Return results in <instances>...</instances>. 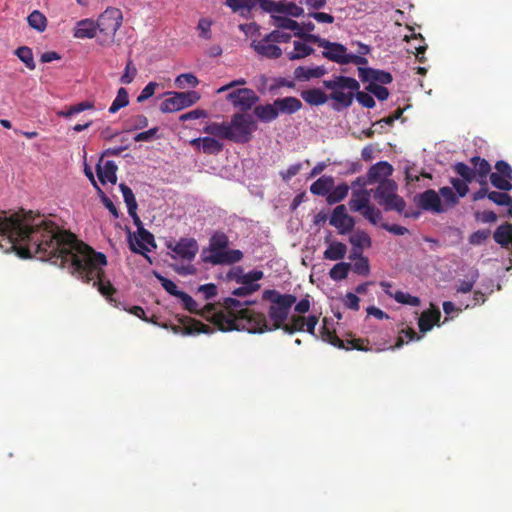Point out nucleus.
I'll use <instances>...</instances> for the list:
<instances>
[{
    "instance_id": "obj_1",
    "label": "nucleus",
    "mask_w": 512,
    "mask_h": 512,
    "mask_svg": "<svg viewBox=\"0 0 512 512\" xmlns=\"http://www.w3.org/2000/svg\"><path fill=\"white\" fill-rule=\"evenodd\" d=\"M0 237L9 245L7 251L19 247L22 257L39 255L42 260L68 267L79 279L94 281L104 296H109L113 290L109 283L104 284L100 279L102 268L107 264L106 256L52 222L41 218L30 222L18 213L0 211Z\"/></svg>"
},
{
    "instance_id": "obj_2",
    "label": "nucleus",
    "mask_w": 512,
    "mask_h": 512,
    "mask_svg": "<svg viewBox=\"0 0 512 512\" xmlns=\"http://www.w3.org/2000/svg\"><path fill=\"white\" fill-rule=\"evenodd\" d=\"M262 298L271 304L268 309V317L264 313L255 312L247 308L251 301H240L233 297L223 298V306L229 315L220 324L221 331H247L249 333H263L280 329V326L288 319L290 310L296 302L292 294H281L274 289L263 292Z\"/></svg>"
},
{
    "instance_id": "obj_3",
    "label": "nucleus",
    "mask_w": 512,
    "mask_h": 512,
    "mask_svg": "<svg viewBox=\"0 0 512 512\" xmlns=\"http://www.w3.org/2000/svg\"><path fill=\"white\" fill-rule=\"evenodd\" d=\"M323 86L331 91L329 98L335 102L333 104L335 111H341L350 107L355 93L360 89V84L355 78L342 75L324 80Z\"/></svg>"
},
{
    "instance_id": "obj_4",
    "label": "nucleus",
    "mask_w": 512,
    "mask_h": 512,
    "mask_svg": "<svg viewBox=\"0 0 512 512\" xmlns=\"http://www.w3.org/2000/svg\"><path fill=\"white\" fill-rule=\"evenodd\" d=\"M397 189L398 186L394 180L381 181L373 197L385 211H396L401 214L406 208V202L397 194Z\"/></svg>"
},
{
    "instance_id": "obj_5",
    "label": "nucleus",
    "mask_w": 512,
    "mask_h": 512,
    "mask_svg": "<svg viewBox=\"0 0 512 512\" xmlns=\"http://www.w3.org/2000/svg\"><path fill=\"white\" fill-rule=\"evenodd\" d=\"M122 13L117 8H107L98 18L96 24L100 35L97 42L108 46L114 42L115 34L122 24Z\"/></svg>"
},
{
    "instance_id": "obj_6",
    "label": "nucleus",
    "mask_w": 512,
    "mask_h": 512,
    "mask_svg": "<svg viewBox=\"0 0 512 512\" xmlns=\"http://www.w3.org/2000/svg\"><path fill=\"white\" fill-rule=\"evenodd\" d=\"M177 298L181 301L183 307L191 313H199L201 316L212 319L214 323L217 325L218 330L220 329V324L225 321V318L228 317L229 312L223 306V300L219 301L220 308L217 309L213 304H206L200 310V306L197 301H195L189 294L181 291V293L177 296Z\"/></svg>"
},
{
    "instance_id": "obj_7",
    "label": "nucleus",
    "mask_w": 512,
    "mask_h": 512,
    "mask_svg": "<svg viewBox=\"0 0 512 512\" xmlns=\"http://www.w3.org/2000/svg\"><path fill=\"white\" fill-rule=\"evenodd\" d=\"M305 42L315 43L319 47L323 48L322 56L332 62L339 65H347V59L350 52H348L346 46L338 42H331L325 38L320 37L316 34L305 35Z\"/></svg>"
},
{
    "instance_id": "obj_8",
    "label": "nucleus",
    "mask_w": 512,
    "mask_h": 512,
    "mask_svg": "<svg viewBox=\"0 0 512 512\" xmlns=\"http://www.w3.org/2000/svg\"><path fill=\"white\" fill-rule=\"evenodd\" d=\"M228 128L230 141L245 144L250 141L252 133L256 130V124L251 115L238 113L232 117Z\"/></svg>"
},
{
    "instance_id": "obj_9",
    "label": "nucleus",
    "mask_w": 512,
    "mask_h": 512,
    "mask_svg": "<svg viewBox=\"0 0 512 512\" xmlns=\"http://www.w3.org/2000/svg\"><path fill=\"white\" fill-rule=\"evenodd\" d=\"M169 95L171 97L165 99L160 105V111L163 113L180 111L192 106L200 99V95L196 91L169 92Z\"/></svg>"
},
{
    "instance_id": "obj_10",
    "label": "nucleus",
    "mask_w": 512,
    "mask_h": 512,
    "mask_svg": "<svg viewBox=\"0 0 512 512\" xmlns=\"http://www.w3.org/2000/svg\"><path fill=\"white\" fill-rule=\"evenodd\" d=\"M167 248L174 254L172 258H180L191 262L198 253L199 246L194 238L182 237L177 242H168Z\"/></svg>"
},
{
    "instance_id": "obj_11",
    "label": "nucleus",
    "mask_w": 512,
    "mask_h": 512,
    "mask_svg": "<svg viewBox=\"0 0 512 512\" xmlns=\"http://www.w3.org/2000/svg\"><path fill=\"white\" fill-rule=\"evenodd\" d=\"M126 232L128 234V243L130 250L134 253L143 255L145 258L151 261L149 256L146 254V252L150 251V249L146 245H149L152 248H156V243L153 234L146 230L145 228H141L139 229L138 232L139 239H136L134 238L133 233L128 227H126Z\"/></svg>"
},
{
    "instance_id": "obj_12",
    "label": "nucleus",
    "mask_w": 512,
    "mask_h": 512,
    "mask_svg": "<svg viewBox=\"0 0 512 512\" xmlns=\"http://www.w3.org/2000/svg\"><path fill=\"white\" fill-rule=\"evenodd\" d=\"M495 172L490 173L491 184L500 191L512 190V167L504 161L499 160L495 164Z\"/></svg>"
},
{
    "instance_id": "obj_13",
    "label": "nucleus",
    "mask_w": 512,
    "mask_h": 512,
    "mask_svg": "<svg viewBox=\"0 0 512 512\" xmlns=\"http://www.w3.org/2000/svg\"><path fill=\"white\" fill-rule=\"evenodd\" d=\"M226 99L233 104L234 107L242 111L251 109L259 100L254 90L249 88H239L231 91Z\"/></svg>"
},
{
    "instance_id": "obj_14",
    "label": "nucleus",
    "mask_w": 512,
    "mask_h": 512,
    "mask_svg": "<svg viewBox=\"0 0 512 512\" xmlns=\"http://www.w3.org/2000/svg\"><path fill=\"white\" fill-rule=\"evenodd\" d=\"M414 199L418 207L424 211L433 214L444 213L439 191L437 192L433 189H427L424 192L417 194Z\"/></svg>"
},
{
    "instance_id": "obj_15",
    "label": "nucleus",
    "mask_w": 512,
    "mask_h": 512,
    "mask_svg": "<svg viewBox=\"0 0 512 512\" xmlns=\"http://www.w3.org/2000/svg\"><path fill=\"white\" fill-rule=\"evenodd\" d=\"M329 223L338 229L340 234L351 232L354 228V219L347 214L345 205H338L334 208Z\"/></svg>"
},
{
    "instance_id": "obj_16",
    "label": "nucleus",
    "mask_w": 512,
    "mask_h": 512,
    "mask_svg": "<svg viewBox=\"0 0 512 512\" xmlns=\"http://www.w3.org/2000/svg\"><path fill=\"white\" fill-rule=\"evenodd\" d=\"M358 74L362 82H368L369 84L380 83L385 85L390 84L393 80L391 73L370 67H358Z\"/></svg>"
},
{
    "instance_id": "obj_17",
    "label": "nucleus",
    "mask_w": 512,
    "mask_h": 512,
    "mask_svg": "<svg viewBox=\"0 0 512 512\" xmlns=\"http://www.w3.org/2000/svg\"><path fill=\"white\" fill-rule=\"evenodd\" d=\"M251 47L259 56L267 59H278L282 55L281 48L267 39V35L260 40H253Z\"/></svg>"
},
{
    "instance_id": "obj_18",
    "label": "nucleus",
    "mask_w": 512,
    "mask_h": 512,
    "mask_svg": "<svg viewBox=\"0 0 512 512\" xmlns=\"http://www.w3.org/2000/svg\"><path fill=\"white\" fill-rule=\"evenodd\" d=\"M263 278V272L260 270H252L251 277H249L244 283H240V287L232 291V295L237 297H245L253 294L260 289L258 281Z\"/></svg>"
},
{
    "instance_id": "obj_19",
    "label": "nucleus",
    "mask_w": 512,
    "mask_h": 512,
    "mask_svg": "<svg viewBox=\"0 0 512 512\" xmlns=\"http://www.w3.org/2000/svg\"><path fill=\"white\" fill-rule=\"evenodd\" d=\"M392 173L393 167L387 161H379L376 164L372 165L367 171V174L372 184H379L381 181H388V177L391 176Z\"/></svg>"
},
{
    "instance_id": "obj_20",
    "label": "nucleus",
    "mask_w": 512,
    "mask_h": 512,
    "mask_svg": "<svg viewBox=\"0 0 512 512\" xmlns=\"http://www.w3.org/2000/svg\"><path fill=\"white\" fill-rule=\"evenodd\" d=\"M327 73V69L324 66L306 67L298 66L294 69L293 77L294 80L299 82H306L311 79H318Z\"/></svg>"
},
{
    "instance_id": "obj_21",
    "label": "nucleus",
    "mask_w": 512,
    "mask_h": 512,
    "mask_svg": "<svg viewBox=\"0 0 512 512\" xmlns=\"http://www.w3.org/2000/svg\"><path fill=\"white\" fill-rule=\"evenodd\" d=\"M371 190L367 189H354L352 191V198L349 201L350 209L354 212H362L370 206Z\"/></svg>"
},
{
    "instance_id": "obj_22",
    "label": "nucleus",
    "mask_w": 512,
    "mask_h": 512,
    "mask_svg": "<svg viewBox=\"0 0 512 512\" xmlns=\"http://www.w3.org/2000/svg\"><path fill=\"white\" fill-rule=\"evenodd\" d=\"M274 101L277 107L278 115H291L298 112L302 108V102L293 96L277 98Z\"/></svg>"
},
{
    "instance_id": "obj_23",
    "label": "nucleus",
    "mask_w": 512,
    "mask_h": 512,
    "mask_svg": "<svg viewBox=\"0 0 512 512\" xmlns=\"http://www.w3.org/2000/svg\"><path fill=\"white\" fill-rule=\"evenodd\" d=\"M97 24L92 19H83L76 23L73 36L78 39H92L96 36Z\"/></svg>"
},
{
    "instance_id": "obj_24",
    "label": "nucleus",
    "mask_w": 512,
    "mask_h": 512,
    "mask_svg": "<svg viewBox=\"0 0 512 512\" xmlns=\"http://www.w3.org/2000/svg\"><path fill=\"white\" fill-rule=\"evenodd\" d=\"M253 113L262 123H270L279 117L275 101L255 106Z\"/></svg>"
},
{
    "instance_id": "obj_25",
    "label": "nucleus",
    "mask_w": 512,
    "mask_h": 512,
    "mask_svg": "<svg viewBox=\"0 0 512 512\" xmlns=\"http://www.w3.org/2000/svg\"><path fill=\"white\" fill-rule=\"evenodd\" d=\"M441 317V312L438 308L422 312L418 319L419 330L422 334L430 331L434 324L439 325L438 322Z\"/></svg>"
},
{
    "instance_id": "obj_26",
    "label": "nucleus",
    "mask_w": 512,
    "mask_h": 512,
    "mask_svg": "<svg viewBox=\"0 0 512 512\" xmlns=\"http://www.w3.org/2000/svg\"><path fill=\"white\" fill-rule=\"evenodd\" d=\"M117 165L114 161L108 160L102 166L97 165V176L102 184H115L117 181Z\"/></svg>"
},
{
    "instance_id": "obj_27",
    "label": "nucleus",
    "mask_w": 512,
    "mask_h": 512,
    "mask_svg": "<svg viewBox=\"0 0 512 512\" xmlns=\"http://www.w3.org/2000/svg\"><path fill=\"white\" fill-rule=\"evenodd\" d=\"M271 18L273 19V24L278 29H286L294 31V35L300 38H303L305 40V33H303L299 23L291 18L284 17V16H276L271 15Z\"/></svg>"
},
{
    "instance_id": "obj_28",
    "label": "nucleus",
    "mask_w": 512,
    "mask_h": 512,
    "mask_svg": "<svg viewBox=\"0 0 512 512\" xmlns=\"http://www.w3.org/2000/svg\"><path fill=\"white\" fill-rule=\"evenodd\" d=\"M334 186V178L332 176L323 175L318 178L310 186V192L316 196H326Z\"/></svg>"
},
{
    "instance_id": "obj_29",
    "label": "nucleus",
    "mask_w": 512,
    "mask_h": 512,
    "mask_svg": "<svg viewBox=\"0 0 512 512\" xmlns=\"http://www.w3.org/2000/svg\"><path fill=\"white\" fill-rule=\"evenodd\" d=\"M303 100L310 105H323L327 102L329 96H327L322 90L318 88H312L301 92Z\"/></svg>"
},
{
    "instance_id": "obj_30",
    "label": "nucleus",
    "mask_w": 512,
    "mask_h": 512,
    "mask_svg": "<svg viewBox=\"0 0 512 512\" xmlns=\"http://www.w3.org/2000/svg\"><path fill=\"white\" fill-rule=\"evenodd\" d=\"M346 253L347 246L342 242L334 241L324 251L323 257L326 260L337 261L342 260Z\"/></svg>"
},
{
    "instance_id": "obj_31",
    "label": "nucleus",
    "mask_w": 512,
    "mask_h": 512,
    "mask_svg": "<svg viewBox=\"0 0 512 512\" xmlns=\"http://www.w3.org/2000/svg\"><path fill=\"white\" fill-rule=\"evenodd\" d=\"M440 198L442 200V206L444 213L454 208L458 203L460 197L454 192L453 188L444 186L439 189Z\"/></svg>"
},
{
    "instance_id": "obj_32",
    "label": "nucleus",
    "mask_w": 512,
    "mask_h": 512,
    "mask_svg": "<svg viewBox=\"0 0 512 512\" xmlns=\"http://www.w3.org/2000/svg\"><path fill=\"white\" fill-rule=\"evenodd\" d=\"M203 132L226 140H229L230 137V130L226 122H210L203 127Z\"/></svg>"
},
{
    "instance_id": "obj_33",
    "label": "nucleus",
    "mask_w": 512,
    "mask_h": 512,
    "mask_svg": "<svg viewBox=\"0 0 512 512\" xmlns=\"http://www.w3.org/2000/svg\"><path fill=\"white\" fill-rule=\"evenodd\" d=\"M495 242L502 247H508L512 241V224L505 223L500 225L494 232Z\"/></svg>"
},
{
    "instance_id": "obj_34",
    "label": "nucleus",
    "mask_w": 512,
    "mask_h": 512,
    "mask_svg": "<svg viewBox=\"0 0 512 512\" xmlns=\"http://www.w3.org/2000/svg\"><path fill=\"white\" fill-rule=\"evenodd\" d=\"M294 49L287 52V58L291 61L304 59L314 53V49L305 42L294 41Z\"/></svg>"
},
{
    "instance_id": "obj_35",
    "label": "nucleus",
    "mask_w": 512,
    "mask_h": 512,
    "mask_svg": "<svg viewBox=\"0 0 512 512\" xmlns=\"http://www.w3.org/2000/svg\"><path fill=\"white\" fill-rule=\"evenodd\" d=\"M507 191L498 192L490 191L488 199L498 206H508L507 216L512 218V196L506 193Z\"/></svg>"
},
{
    "instance_id": "obj_36",
    "label": "nucleus",
    "mask_w": 512,
    "mask_h": 512,
    "mask_svg": "<svg viewBox=\"0 0 512 512\" xmlns=\"http://www.w3.org/2000/svg\"><path fill=\"white\" fill-rule=\"evenodd\" d=\"M349 188L350 187L346 183L333 186L332 190L327 195V203L332 205L344 200L348 195Z\"/></svg>"
},
{
    "instance_id": "obj_37",
    "label": "nucleus",
    "mask_w": 512,
    "mask_h": 512,
    "mask_svg": "<svg viewBox=\"0 0 512 512\" xmlns=\"http://www.w3.org/2000/svg\"><path fill=\"white\" fill-rule=\"evenodd\" d=\"M349 242L352 246L356 248H360L364 250L365 248H370L372 245L371 238L369 234L363 230L355 231L350 237Z\"/></svg>"
},
{
    "instance_id": "obj_38",
    "label": "nucleus",
    "mask_w": 512,
    "mask_h": 512,
    "mask_svg": "<svg viewBox=\"0 0 512 512\" xmlns=\"http://www.w3.org/2000/svg\"><path fill=\"white\" fill-rule=\"evenodd\" d=\"M225 4L233 12H240L241 15H244L245 13H250V11L255 7L254 0H226Z\"/></svg>"
},
{
    "instance_id": "obj_39",
    "label": "nucleus",
    "mask_w": 512,
    "mask_h": 512,
    "mask_svg": "<svg viewBox=\"0 0 512 512\" xmlns=\"http://www.w3.org/2000/svg\"><path fill=\"white\" fill-rule=\"evenodd\" d=\"M28 24L31 28L38 32H43L47 26V19L43 13L38 10H34L27 17Z\"/></svg>"
},
{
    "instance_id": "obj_40",
    "label": "nucleus",
    "mask_w": 512,
    "mask_h": 512,
    "mask_svg": "<svg viewBox=\"0 0 512 512\" xmlns=\"http://www.w3.org/2000/svg\"><path fill=\"white\" fill-rule=\"evenodd\" d=\"M129 104V95L128 91L121 87L117 91V95L115 99L113 100L111 106L109 107V112L114 114L121 108L126 107Z\"/></svg>"
},
{
    "instance_id": "obj_41",
    "label": "nucleus",
    "mask_w": 512,
    "mask_h": 512,
    "mask_svg": "<svg viewBox=\"0 0 512 512\" xmlns=\"http://www.w3.org/2000/svg\"><path fill=\"white\" fill-rule=\"evenodd\" d=\"M203 144L201 151L205 154L216 155L223 149V144L213 137H203Z\"/></svg>"
},
{
    "instance_id": "obj_42",
    "label": "nucleus",
    "mask_w": 512,
    "mask_h": 512,
    "mask_svg": "<svg viewBox=\"0 0 512 512\" xmlns=\"http://www.w3.org/2000/svg\"><path fill=\"white\" fill-rule=\"evenodd\" d=\"M350 269H351L350 263L339 262L331 268V270L329 272V276L334 281H341L348 276Z\"/></svg>"
},
{
    "instance_id": "obj_43",
    "label": "nucleus",
    "mask_w": 512,
    "mask_h": 512,
    "mask_svg": "<svg viewBox=\"0 0 512 512\" xmlns=\"http://www.w3.org/2000/svg\"><path fill=\"white\" fill-rule=\"evenodd\" d=\"M15 54L17 57L25 64V66L30 69H35V61L32 49L27 46H21L16 49Z\"/></svg>"
},
{
    "instance_id": "obj_44",
    "label": "nucleus",
    "mask_w": 512,
    "mask_h": 512,
    "mask_svg": "<svg viewBox=\"0 0 512 512\" xmlns=\"http://www.w3.org/2000/svg\"><path fill=\"white\" fill-rule=\"evenodd\" d=\"M479 278V272L477 269H472L469 273V278L465 280H459L456 287V291L460 293L471 292L477 279Z\"/></svg>"
},
{
    "instance_id": "obj_45",
    "label": "nucleus",
    "mask_w": 512,
    "mask_h": 512,
    "mask_svg": "<svg viewBox=\"0 0 512 512\" xmlns=\"http://www.w3.org/2000/svg\"><path fill=\"white\" fill-rule=\"evenodd\" d=\"M278 13L286 14L292 17H300L304 14V9L293 2L286 3L279 1Z\"/></svg>"
},
{
    "instance_id": "obj_46",
    "label": "nucleus",
    "mask_w": 512,
    "mask_h": 512,
    "mask_svg": "<svg viewBox=\"0 0 512 512\" xmlns=\"http://www.w3.org/2000/svg\"><path fill=\"white\" fill-rule=\"evenodd\" d=\"M119 189L122 193L124 202L127 206V210H132V211L137 210L138 204H137V201H136V198L134 196L132 189L129 186H127L125 183H120Z\"/></svg>"
},
{
    "instance_id": "obj_47",
    "label": "nucleus",
    "mask_w": 512,
    "mask_h": 512,
    "mask_svg": "<svg viewBox=\"0 0 512 512\" xmlns=\"http://www.w3.org/2000/svg\"><path fill=\"white\" fill-rule=\"evenodd\" d=\"M471 163L474 166L475 174L478 173L480 177L485 178L490 173L491 166L487 160L474 156L471 158Z\"/></svg>"
},
{
    "instance_id": "obj_48",
    "label": "nucleus",
    "mask_w": 512,
    "mask_h": 512,
    "mask_svg": "<svg viewBox=\"0 0 512 512\" xmlns=\"http://www.w3.org/2000/svg\"><path fill=\"white\" fill-rule=\"evenodd\" d=\"M362 216L373 225H378L383 219L382 212L373 205L368 206L361 212Z\"/></svg>"
},
{
    "instance_id": "obj_49",
    "label": "nucleus",
    "mask_w": 512,
    "mask_h": 512,
    "mask_svg": "<svg viewBox=\"0 0 512 512\" xmlns=\"http://www.w3.org/2000/svg\"><path fill=\"white\" fill-rule=\"evenodd\" d=\"M454 171L462 177L466 182H472L475 178L474 169L470 168L467 164L463 162H457L454 165Z\"/></svg>"
},
{
    "instance_id": "obj_50",
    "label": "nucleus",
    "mask_w": 512,
    "mask_h": 512,
    "mask_svg": "<svg viewBox=\"0 0 512 512\" xmlns=\"http://www.w3.org/2000/svg\"><path fill=\"white\" fill-rule=\"evenodd\" d=\"M199 81L195 75L192 73H183L176 77L175 85L178 88H185L186 86L196 87Z\"/></svg>"
},
{
    "instance_id": "obj_51",
    "label": "nucleus",
    "mask_w": 512,
    "mask_h": 512,
    "mask_svg": "<svg viewBox=\"0 0 512 512\" xmlns=\"http://www.w3.org/2000/svg\"><path fill=\"white\" fill-rule=\"evenodd\" d=\"M393 299L401 304H407L410 306H419L420 305V298L416 296H412L407 292L403 291H395L393 295Z\"/></svg>"
},
{
    "instance_id": "obj_52",
    "label": "nucleus",
    "mask_w": 512,
    "mask_h": 512,
    "mask_svg": "<svg viewBox=\"0 0 512 512\" xmlns=\"http://www.w3.org/2000/svg\"><path fill=\"white\" fill-rule=\"evenodd\" d=\"M213 25V21L208 18H201L198 21L197 30L199 31V37L205 40H210L212 38L211 27Z\"/></svg>"
},
{
    "instance_id": "obj_53",
    "label": "nucleus",
    "mask_w": 512,
    "mask_h": 512,
    "mask_svg": "<svg viewBox=\"0 0 512 512\" xmlns=\"http://www.w3.org/2000/svg\"><path fill=\"white\" fill-rule=\"evenodd\" d=\"M154 275L159 280L162 287L165 289L167 293L175 297H177L181 293V291L178 290L176 284L172 280L164 277L158 272H154Z\"/></svg>"
},
{
    "instance_id": "obj_54",
    "label": "nucleus",
    "mask_w": 512,
    "mask_h": 512,
    "mask_svg": "<svg viewBox=\"0 0 512 512\" xmlns=\"http://www.w3.org/2000/svg\"><path fill=\"white\" fill-rule=\"evenodd\" d=\"M203 260L214 265L226 263V251L221 249L210 248V255L205 256Z\"/></svg>"
},
{
    "instance_id": "obj_55",
    "label": "nucleus",
    "mask_w": 512,
    "mask_h": 512,
    "mask_svg": "<svg viewBox=\"0 0 512 512\" xmlns=\"http://www.w3.org/2000/svg\"><path fill=\"white\" fill-rule=\"evenodd\" d=\"M137 75V69L132 60H129L125 66L124 73L120 77L122 84L128 85L133 82Z\"/></svg>"
},
{
    "instance_id": "obj_56",
    "label": "nucleus",
    "mask_w": 512,
    "mask_h": 512,
    "mask_svg": "<svg viewBox=\"0 0 512 512\" xmlns=\"http://www.w3.org/2000/svg\"><path fill=\"white\" fill-rule=\"evenodd\" d=\"M249 277H251V271L245 273L241 267H234L227 273V279L233 280L237 284H240L241 282L246 283L245 281Z\"/></svg>"
},
{
    "instance_id": "obj_57",
    "label": "nucleus",
    "mask_w": 512,
    "mask_h": 512,
    "mask_svg": "<svg viewBox=\"0 0 512 512\" xmlns=\"http://www.w3.org/2000/svg\"><path fill=\"white\" fill-rule=\"evenodd\" d=\"M422 338V335H418L413 329L407 328L401 331L399 336V341L396 344V347H401L403 343H408L410 341H418Z\"/></svg>"
},
{
    "instance_id": "obj_58",
    "label": "nucleus",
    "mask_w": 512,
    "mask_h": 512,
    "mask_svg": "<svg viewBox=\"0 0 512 512\" xmlns=\"http://www.w3.org/2000/svg\"><path fill=\"white\" fill-rule=\"evenodd\" d=\"M450 183L452 185L451 188H453V190H455L456 194L460 197V198H463L467 195L468 191H469V187L467 185L468 182H466L464 179H459V178H452L450 180Z\"/></svg>"
},
{
    "instance_id": "obj_59",
    "label": "nucleus",
    "mask_w": 512,
    "mask_h": 512,
    "mask_svg": "<svg viewBox=\"0 0 512 512\" xmlns=\"http://www.w3.org/2000/svg\"><path fill=\"white\" fill-rule=\"evenodd\" d=\"M266 35H267V39L272 41L274 44L287 43L291 39V34L281 31L280 29H275Z\"/></svg>"
},
{
    "instance_id": "obj_60",
    "label": "nucleus",
    "mask_w": 512,
    "mask_h": 512,
    "mask_svg": "<svg viewBox=\"0 0 512 512\" xmlns=\"http://www.w3.org/2000/svg\"><path fill=\"white\" fill-rule=\"evenodd\" d=\"M367 90L372 93L378 100L384 101L389 97V91L386 87L378 84H369Z\"/></svg>"
},
{
    "instance_id": "obj_61",
    "label": "nucleus",
    "mask_w": 512,
    "mask_h": 512,
    "mask_svg": "<svg viewBox=\"0 0 512 512\" xmlns=\"http://www.w3.org/2000/svg\"><path fill=\"white\" fill-rule=\"evenodd\" d=\"M214 331H215L214 327H210L209 325H206V324H203L200 322H195L192 326H190L189 328L186 329L185 334H189V335L200 334V333L211 334Z\"/></svg>"
},
{
    "instance_id": "obj_62",
    "label": "nucleus",
    "mask_w": 512,
    "mask_h": 512,
    "mask_svg": "<svg viewBox=\"0 0 512 512\" xmlns=\"http://www.w3.org/2000/svg\"><path fill=\"white\" fill-rule=\"evenodd\" d=\"M354 98L365 108L371 109L375 106V100L369 93L358 90Z\"/></svg>"
},
{
    "instance_id": "obj_63",
    "label": "nucleus",
    "mask_w": 512,
    "mask_h": 512,
    "mask_svg": "<svg viewBox=\"0 0 512 512\" xmlns=\"http://www.w3.org/2000/svg\"><path fill=\"white\" fill-rule=\"evenodd\" d=\"M198 292L201 293L205 300H210L217 295L218 288L214 283H207L198 287Z\"/></svg>"
},
{
    "instance_id": "obj_64",
    "label": "nucleus",
    "mask_w": 512,
    "mask_h": 512,
    "mask_svg": "<svg viewBox=\"0 0 512 512\" xmlns=\"http://www.w3.org/2000/svg\"><path fill=\"white\" fill-rule=\"evenodd\" d=\"M228 239L224 233H216L211 237L210 248L224 250L227 247Z\"/></svg>"
}]
</instances>
